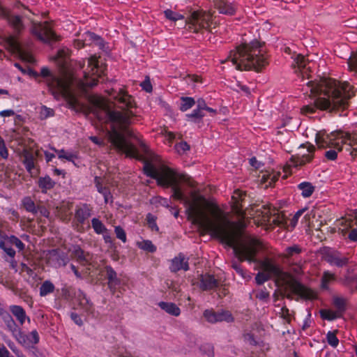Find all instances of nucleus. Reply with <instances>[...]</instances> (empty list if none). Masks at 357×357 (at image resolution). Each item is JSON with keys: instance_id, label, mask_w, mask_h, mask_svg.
Masks as SVG:
<instances>
[{"instance_id": "obj_8", "label": "nucleus", "mask_w": 357, "mask_h": 357, "mask_svg": "<svg viewBox=\"0 0 357 357\" xmlns=\"http://www.w3.org/2000/svg\"><path fill=\"white\" fill-rule=\"evenodd\" d=\"M1 40L4 46L12 53L17 54L21 59L29 63L34 61L33 56L22 49L20 43L15 36H4L1 38Z\"/></svg>"}, {"instance_id": "obj_16", "label": "nucleus", "mask_w": 357, "mask_h": 357, "mask_svg": "<svg viewBox=\"0 0 357 357\" xmlns=\"http://www.w3.org/2000/svg\"><path fill=\"white\" fill-rule=\"evenodd\" d=\"M199 281V287L204 291L214 289L219 285V281L213 275L209 274L201 275Z\"/></svg>"}, {"instance_id": "obj_60", "label": "nucleus", "mask_w": 357, "mask_h": 357, "mask_svg": "<svg viewBox=\"0 0 357 357\" xmlns=\"http://www.w3.org/2000/svg\"><path fill=\"white\" fill-rule=\"evenodd\" d=\"M325 156L328 160H334L337 158V152L336 150H329L325 153Z\"/></svg>"}, {"instance_id": "obj_62", "label": "nucleus", "mask_w": 357, "mask_h": 357, "mask_svg": "<svg viewBox=\"0 0 357 357\" xmlns=\"http://www.w3.org/2000/svg\"><path fill=\"white\" fill-rule=\"evenodd\" d=\"M70 317L74 321V322L78 326H82L83 324L81 317L77 314L72 312L70 314Z\"/></svg>"}, {"instance_id": "obj_50", "label": "nucleus", "mask_w": 357, "mask_h": 357, "mask_svg": "<svg viewBox=\"0 0 357 357\" xmlns=\"http://www.w3.org/2000/svg\"><path fill=\"white\" fill-rule=\"evenodd\" d=\"M116 236L118 238L121 240L123 243L126 241V234L124 229L120 226L115 227L114 229Z\"/></svg>"}, {"instance_id": "obj_64", "label": "nucleus", "mask_w": 357, "mask_h": 357, "mask_svg": "<svg viewBox=\"0 0 357 357\" xmlns=\"http://www.w3.org/2000/svg\"><path fill=\"white\" fill-rule=\"evenodd\" d=\"M102 195L104 197L105 202H112V196L110 193L109 189L105 190V192H102Z\"/></svg>"}, {"instance_id": "obj_18", "label": "nucleus", "mask_w": 357, "mask_h": 357, "mask_svg": "<svg viewBox=\"0 0 357 357\" xmlns=\"http://www.w3.org/2000/svg\"><path fill=\"white\" fill-rule=\"evenodd\" d=\"M170 269L172 272H177L181 269L188 271L189 269L188 260L182 254H179L172 261Z\"/></svg>"}, {"instance_id": "obj_30", "label": "nucleus", "mask_w": 357, "mask_h": 357, "mask_svg": "<svg viewBox=\"0 0 357 357\" xmlns=\"http://www.w3.org/2000/svg\"><path fill=\"white\" fill-rule=\"evenodd\" d=\"M3 239L10 245L16 246L20 251L24 249V244L21 241V240L15 236H3Z\"/></svg>"}, {"instance_id": "obj_46", "label": "nucleus", "mask_w": 357, "mask_h": 357, "mask_svg": "<svg viewBox=\"0 0 357 357\" xmlns=\"http://www.w3.org/2000/svg\"><path fill=\"white\" fill-rule=\"evenodd\" d=\"M301 252V249L298 245H293L288 247L285 249V253L284 257L289 258L293 256L294 254H299Z\"/></svg>"}, {"instance_id": "obj_14", "label": "nucleus", "mask_w": 357, "mask_h": 357, "mask_svg": "<svg viewBox=\"0 0 357 357\" xmlns=\"http://www.w3.org/2000/svg\"><path fill=\"white\" fill-rule=\"evenodd\" d=\"M306 147L307 151L308 152L307 154H303L301 156H291L290 159V162L292 165L295 167L303 166L305 165L306 163L310 162L312 160L314 157L313 153L315 151V147L310 144H307L306 145Z\"/></svg>"}, {"instance_id": "obj_3", "label": "nucleus", "mask_w": 357, "mask_h": 357, "mask_svg": "<svg viewBox=\"0 0 357 357\" xmlns=\"http://www.w3.org/2000/svg\"><path fill=\"white\" fill-rule=\"evenodd\" d=\"M103 74V69L99 66L96 56H92L88 59L87 69L84 73V80L75 81L73 77L66 76L63 78H59L52 75L50 70L43 68L40 75L45 78L46 83L50 91L55 98L59 99L61 96L66 98L72 107H76L77 100L73 91V87L76 84L77 89L82 92H86L87 88L93 87L97 84L98 79Z\"/></svg>"}, {"instance_id": "obj_19", "label": "nucleus", "mask_w": 357, "mask_h": 357, "mask_svg": "<svg viewBox=\"0 0 357 357\" xmlns=\"http://www.w3.org/2000/svg\"><path fill=\"white\" fill-rule=\"evenodd\" d=\"M3 14L9 24L17 33H20L24 29V26L20 16L5 13L4 11Z\"/></svg>"}, {"instance_id": "obj_44", "label": "nucleus", "mask_w": 357, "mask_h": 357, "mask_svg": "<svg viewBox=\"0 0 357 357\" xmlns=\"http://www.w3.org/2000/svg\"><path fill=\"white\" fill-rule=\"evenodd\" d=\"M55 151L58 153V156L61 159H66L68 161H73L75 158H76V155L72 153L66 152L63 149L61 150H55Z\"/></svg>"}, {"instance_id": "obj_53", "label": "nucleus", "mask_w": 357, "mask_h": 357, "mask_svg": "<svg viewBox=\"0 0 357 357\" xmlns=\"http://www.w3.org/2000/svg\"><path fill=\"white\" fill-rule=\"evenodd\" d=\"M186 116L189 119H202L204 116V114L203 111L197 108L194 109L191 114H187Z\"/></svg>"}, {"instance_id": "obj_32", "label": "nucleus", "mask_w": 357, "mask_h": 357, "mask_svg": "<svg viewBox=\"0 0 357 357\" xmlns=\"http://www.w3.org/2000/svg\"><path fill=\"white\" fill-rule=\"evenodd\" d=\"M320 314L322 319L327 320H333L336 318H339L342 316L337 310L332 311L329 310H321L320 311Z\"/></svg>"}, {"instance_id": "obj_40", "label": "nucleus", "mask_w": 357, "mask_h": 357, "mask_svg": "<svg viewBox=\"0 0 357 357\" xmlns=\"http://www.w3.org/2000/svg\"><path fill=\"white\" fill-rule=\"evenodd\" d=\"M146 221H147V225H148L149 227L152 231H159V228L156 224V217L155 216H154L151 213H148L146 215Z\"/></svg>"}, {"instance_id": "obj_48", "label": "nucleus", "mask_w": 357, "mask_h": 357, "mask_svg": "<svg viewBox=\"0 0 357 357\" xmlns=\"http://www.w3.org/2000/svg\"><path fill=\"white\" fill-rule=\"evenodd\" d=\"M175 149L179 154H182L190 150V145L185 142H181L175 145Z\"/></svg>"}, {"instance_id": "obj_2", "label": "nucleus", "mask_w": 357, "mask_h": 357, "mask_svg": "<svg viewBox=\"0 0 357 357\" xmlns=\"http://www.w3.org/2000/svg\"><path fill=\"white\" fill-rule=\"evenodd\" d=\"M314 96H318L314 104L303 107L304 114H313L317 109L344 110L349 105L348 100L354 96L352 86L348 82L341 83L335 79L321 77L319 80H310L306 83Z\"/></svg>"}, {"instance_id": "obj_55", "label": "nucleus", "mask_w": 357, "mask_h": 357, "mask_svg": "<svg viewBox=\"0 0 357 357\" xmlns=\"http://www.w3.org/2000/svg\"><path fill=\"white\" fill-rule=\"evenodd\" d=\"M231 267L238 273L242 278H246V273L241 267L240 264L237 263L236 261H233L231 262Z\"/></svg>"}, {"instance_id": "obj_10", "label": "nucleus", "mask_w": 357, "mask_h": 357, "mask_svg": "<svg viewBox=\"0 0 357 357\" xmlns=\"http://www.w3.org/2000/svg\"><path fill=\"white\" fill-rule=\"evenodd\" d=\"M38 156V151L29 149H24L20 155L22 162L31 176H36L38 174V169H37Z\"/></svg>"}, {"instance_id": "obj_25", "label": "nucleus", "mask_w": 357, "mask_h": 357, "mask_svg": "<svg viewBox=\"0 0 357 357\" xmlns=\"http://www.w3.org/2000/svg\"><path fill=\"white\" fill-rule=\"evenodd\" d=\"M10 310L21 324L24 323L26 319L29 321H30L29 318L26 317L24 310L21 306L12 305L10 307Z\"/></svg>"}, {"instance_id": "obj_37", "label": "nucleus", "mask_w": 357, "mask_h": 357, "mask_svg": "<svg viewBox=\"0 0 357 357\" xmlns=\"http://www.w3.org/2000/svg\"><path fill=\"white\" fill-rule=\"evenodd\" d=\"M204 317L207 321L211 324L218 322V312H215L213 310H206L204 312Z\"/></svg>"}, {"instance_id": "obj_56", "label": "nucleus", "mask_w": 357, "mask_h": 357, "mask_svg": "<svg viewBox=\"0 0 357 357\" xmlns=\"http://www.w3.org/2000/svg\"><path fill=\"white\" fill-rule=\"evenodd\" d=\"M94 182H95V184H96V186L97 188L98 192H100V194H102V192H105V190H107L109 189L107 187L102 186V185L101 183V178L100 177H98V176L95 177Z\"/></svg>"}, {"instance_id": "obj_61", "label": "nucleus", "mask_w": 357, "mask_h": 357, "mask_svg": "<svg viewBox=\"0 0 357 357\" xmlns=\"http://www.w3.org/2000/svg\"><path fill=\"white\" fill-rule=\"evenodd\" d=\"M281 314L282 317L289 323L291 319L289 309L285 306L282 307L281 310Z\"/></svg>"}, {"instance_id": "obj_7", "label": "nucleus", "mask_w": 357, "mask_h": 357, "mask_svg": "<svg viewBox=\"0 0 357 357\" xmlns=\"http://www.w3.org/2000/svg\"><path fill=\"white\" fill-rule=\"evenodd\" d=\"M341 134L340 132H331L328 134L326 130H321L316 135V143L319 148L333 147L338 151H340L342 150L341 144H347V139H341L340 142L336 141L340 139L339 135ZM340 138H342V136Z\"/></svg>"}, {"instance_id": "obj_54", "label": "nucleus", "mask_w": 357, "mask_h": 357, "mask_svg": "<svg viewBox=\"0 0 357 357\" xmlns=\"http://www.w3.org/2000/svg\"><path fill=\"white\" fill-rule=\"evenodd\" d=\"M290 271L296 275H300L303 273L302 266L297 263H294L291 265Z\"/></svg>"}, {"instance_id": "obj_52", "label": "nucleus", "mask_w": 357, "mask_h": 357, "mask_svg": "<svg viewBox=\"0 0 357 357\" xmlns=\"http://www.w3.org/2000/svg\"><path fill=\"white\" fill-rule=\"evenodd\" d=\"M79 305L86 311L88 312H91L93 308L92 303L89 301V300L86 298H84L83 301H80L79 303Z\"/></svg>"}, {"instance_id": "obj_47", "label": "nucleus", "mask_w": 357, "mask_h": 357, "mask_svg": "<svg viewBox=\"0 0 357 357\" xmlns=\"http://www.w3.org/2000/svg\"><path fill=\"white\" fill-rule=\"evenodd\" d=\"M327 341H328V344L333 347H336L337 346V344L339 343V340L336 337L335 331L334 332L329 331L327 333Z\"/></svg>"}, {"instance_id": "obj_9", "label": "nucleus", "mask_w": 357, "mask_h": 357, "mask_svg": "<svg viewBox=\"0 0 357 357\" xmlns=\"http://www.w3.org/2000/svg\"><path fill=\"white\" fill-rule=\"evenodd\" d=\"M31 23V33L36 36L40 40L47 43L52 40H56V34L49 27L47 22L44 23L32 22Z\"/></svg>"}, {"instance_id": "obj_59", "label": "nucleus", "mask_w": 357, "mask_h": 357, "mask_svg": "<svg viewBox=\"0 0 357 357\" xmlns=\"http://www.w3.org/2000/svg\"><path fill=\"white\" fill-rule=\"evenodd\" d=\"M86 34L89 38L90 40H92L93 41H96L97 44L98 45H102V39L98 36H97L95 33H91V32H87Z\"/></svg>"}, {"instance_id": "obj_34", "label": "nucleus", "mask_w": 357, "mask_h": 357, "mask_svg": "<svg viewBox=\"0 0 357 357\" xmlns=\"http://www.w3.org/2000/svg\"><path fill=\"white\" fill-rule=\"evenodd\" d=\"M182 103L180 107V109L182 112H185L190 108L192 107L195 104V101L193 98L191 97H182L181 98Z\"/></svg>"}, {"instance_id": "obj_28", "label": "nucleus", "mask_w": 357, "mask_h": 357, "mask_svg": "<svg viewBox=\"0 0 357 357\" xmlns=\"http://www.w3.org/2000/svg\"><path fill=\"white\" fill-rule=\"evenodd\" d=\"M298 188L301 190L304 197H310L314 191V186L310 182H303L298 185Z\"/></svg>"}, {"instance_id": "obj_4", "label": "nucleus", "mask_w": 357, "mask_h": 357, "mask_svg": "<svg viewBox=\"0 0 357 357\" xmlns=\"http://www.w3.org/2000/svg\"><path fill=\"white\" fill-rule=\"evenodd\" d=\"M227 61H231L238 70H254L260 72L268 64L264 43L258 40L238 46L236 50L230 52L227 59L222 63Z\"/></svg>"}, {"instance_id": "obj_24", "label": "nucleus", "mask_w": 357, "mask_h": 357, "mask_svg": "<svg viewBox=\"0 0 357 357\" xmlns=\"http://www.w3.org/2000/svg\"><path fill=\"white\" fill-rule=\"evenodd\" d=\"M160 307L165 310L167 313L173 315V316H178L181 313V310L179 307L173 303H167V302H160L158 303Z\"/></svg>"}, {"instance_id": "obj_39", "label": "nucleus", "mask_w": 357, "mask_h": 357, "mask_svg": "<svg viewBox=\"0 0 357 357\" xmlns=\"http://www.w3.org/2000/svg\"><path fill=\"white\" fill-rule=\"evenodd\" d=\"M278 176L277 174H264L261 177V183H268V184L266 185V188H267L268 185H271L272 183L275 182V181L278 180Z\"/></svg>"}, {"instance_id": "obj_49", "label": "nucleus", "mask_w": 357, "mask_h": 357, "mask_svg": "<svg viewBox=\"0 0 357 357\" xmlns=\"http://www.w3.org/2000/svg\"><path fill=\"white\" fill-rule=\"evenodd\" d=\"M0 156L3 159H7L8 157V151L6 146L3 139L0 136Z\"/></svg>"}, {"instance_id": "obj_6", "label": "nucleus", "mask_w": 357, "mask_h": 357, "mask_svg": "<svg viewBox=\"0 0 357 357\" xmlns=\"http://www.w3.org/2000/svg\"><path fill=\"white\" fill-rule=\"evenodd\" d=\"M188 29L195 33L199 32L202 29L208 30L212 32L211 25L212 15L210 13L203 11H195L185 21Z\"/></svg>"}, {"instance_id": "obj_31", "label": "nucleus", "mask_w": 357, "mask_h": 357, "mask_svg": "<svg viewBox=\"0 0 357 357\" xmlns=\"http://www.w3.org/2000/svg\"><path fill=\"white\" fill-rule=\"evenodd\" d=\"M54 291V285L49 280L45 281L40 287V295L45 296Z\"/></svg>"}, {"instance_id": "obj_35", "label": "nucleus", "mask_w": 357, "mask_h": 357, "mask_svg": "<svg viewBox=\"0 0 357 357\" xmlns=\"http://www.w3.org/2000/svg\"><path fill=\"white\" fill-rule=\"evenodd\" d=\"M346 299L343 298L335 297L333 298V304L335 307L337 308V311L341 314L346 310Z\"/></svg>"}, {"instance_id": "obj_12", "label": "nucleus", "mask_w": 357, "mask_h": 357, "mask_svg": "<svg viewBox=\"0 0 357 357\" xmlns=\"http://www.w3.org/2000/svg\"><path fill=\"white\" fill-rule=\"evenodd\" d=\"M15 337L20 344L26 348H29L39 342V335L36 331H33L28 335L20 331Z\"/></svg>"}, {"instance_id": "obj_23", "label": "nucleus", "mask_w": 357, "mask_h": 357, "mask_svg": "<svg viewBox=\"0 0 357 357\" xmlns=\"http://www.w3.org/2000/svg\"><path fill=\"white\" fill-rule=\"evenodd\" d=\"M106 278L108 280V286L110 289H114L120 283L116 273L111 266L105 267Z\"/></svg>"}, {"instance_id": "obj_29", "label": "nucleus", "mask_w": 357, "mask_h": 357, "mask_svg": "<svg viewBox=\"0 0 357 357\" xmlns=\"http://www.w3.org/2000/svg\"><path fill=\"white\" fill-rule=\"evenodd\" d=\"M278 287L281 288L280 291V296L282 298H287V299L292 301L294 299L293 294H295L293 292L289 284H282L281 283L280 285H277Z\"/></svg>"}, {"instance_id": "obj_38", "label": "nucleus", "mask_w": 357, "mask_h": 357, "mask_svg": "<svg viewBox=\"0 0 357 357\" xmlns=\"http://www.w3.org/2000/svg\"><path fill=\"white\" fill-rule=\"evenodd\" d=\"M0 248H1L9 257L13 258L15 255V251L11 248L4 239L0 241Z\"/></svg>"}, {"instance_id": "obj_41", "label": "nucleus", "mask_w": 357, "mask_h": 357, "mask_svg": "<svg viewBox=\"0 0 357 357\" xmlns=\"http://www.w3.org/2000/svg\"><path fill=\"white\" fill-rule=\"evenodd\" d=\"M164 13H165V17L169 20H172V21H177L178 20H181V19H183L184 18V16L181 15V14H178L177 13H175L174 11H172V10H169V9H167L166 10L164 11Z\"/></svg>"}, {"instance_id": "obj_63", "label": "nucleus", "mask_w": 357, "mask_h": 357, "mask_svg": "<svg viewBox=\"0 0 357 357\" xmlns=\"http://www.w3.org/2000/svg\"><path fill=\"white\" fill-rule=\"evenodd\" d=\"M141 86L146 92H151L152 91V85L149 79L144 81L141 84Z\"/></svg>"}, {"instance_id": "obj_11", "label": "nucleus", "mask_w": 357, "mask_h": 357, "mask_svg": "<svg viewBox=\"0 0 357 357\" xmlns=\"http://www.w3.org/2000/svg\"><path fill=\"white\" fill-rule=\"evenodd\" d=\"M311 62L306 59L303 54H298L294 58V63L292 66L294 68H297L296 73H299L302 81L305 80L306 77L307 79L310 77V71L311 68Z\"/></svg>"}, {"instance_id": "obj_20", "label": "nucleus", "mask_w": 357, "mask_h": 357, "mask_svg": "<svg viewBox=\"0 0 357 357\" xmlns=\"http://www.w3.org/2000/svg\"><path fill=\"white\" fill-rule=\"evenodd\" d=\"M56 183L49 176L40 177L38 180V185L43 193L54 188Z\"/></svg>"}, {"instance_id": "obj_36", "label": "nucleus", "mask_w": 357, "mask_h": 357, "mask_svg": "<svg viewBox=\"0 0 357 357\" xmlns=\"http://www.w3.org/2000/svg\"><path fill=\"white\" fill-rule=\"evenodd\" d=\"M91 225L94 231L98 234H103L107 231L105 226L98 218H93L91 220Z\"/></svg>"}, {"instance_id": "obj_22", "label": "nucleus", "mask_w": 357, "mask_h": 357, "mask_svg": "<svg viewBox=\"0 0 357 357\" xmlns=\"http://www.w3.org/2000/svg\"><path fill=\"white\" fill-rule=\"evenodd\" d=\"M91 211V208L89 205L84 204L76 210L75 218L79 223H84V222L90 217Z\"/></svg>"}, {"instance_id": "obj_57", "label": "nucleus", "mask_w": 357, "mask_h": 357, "mask_svg": "<svg viewBox=\"0 0 357 357\" xmlns=\"http://www.w3.org/2000/svg\"><path fill=\"white\" fill-rule=\"evenodd\" d=\"M38 212L45 218H48L50 216V211L43 205L37 204V213Z\"/></svg>"}, {"instance_id": "obj_17", "label": "nucleus", "mask_w": 357, "mask_h": 357, "mask_svg": "<svg viewBox=\"0 0 357 357\" xmlns=\"http://www.w3.org/2000/svg\"><path fill=\"white\" fill-rule=\"evenodd\" d=\"M72 256L82 266L90 265L92 261V255L79 247L74 249Z\"/></svg>"}, {"instance_id": "obj_1", "label": "nucleus", "mask_w": 357, "mask_h": 357, "mask_svg": "<svg viewBox=\"0 0 357 357\" xmlns=\"http://www.w3.org/2000/svg\"><path fill=\"white\" fill-rule=\"evenodd\" d=\"M142 151L146 155L139 153L137 148L130 142V157L144 162V174L152 178L156 179L158 185L165 187H172L173 197L178 200H184L187 205L188 218L193 224L198 225L203 229L211 231L222 241L226 243L234 250L235 255L240 261H248L257 262L261 271L255 276L257 284L275 278V285L289 284L293 292L298 297L305 300H312L316 298V293L311 289L303 285L296 280L289 273L284 271L282 266L273 259L266 257L257 260L256 255L261 245L258 239L251 236L244 231L246 225L243 220L238 222L230 221L228 213H225L218 206L210 204L203 196L192 192V201L184 197V195L178 183L182 181L193 187L194 182L187 175L177 174L172 169L161 165L157 169L152 161L156 160L157 156L153 155L146 145L139 140ZM245 193L236 190L231 197V208L234 213L243 219L245 213L243 211V202Z\"/></svg>"}, {"instance_id": "obj_26", "label": "nucleus", "mask_w": 357, "mask_h": 357, "mask_svg": "<svg viewBox=\"0 0 357 357\" xmlns=\"http://www.w3.org/2000/svg\"><path fill=\"white\" fill-rule=\"evenodd\" d=\"M22 205L27 212L33 215L37 214V205L31 197H24L22 200Z\"/></svg>"}, {"instance_id": "obj_58", "label": "nucleus", "mask_w": 357, "mask_h": 357, "mask_svg": "<svg viewBox=\"0 0 357 357\" xmlns=\"http://www.w3.org/2000/svg\"><path fill=\"white\" fill-rule=\"evenodd\" d=\"M334 278V275L328 272H325L324 273L323 278H322V283L323 287L326 286V283L328 282L331 280H333Z\"/></svg>"}, {"instance_id": "obj_42", "label": "nucleus", "mask_w": 357, "mask_h": 357, "mask_svg": "<svg viewBox=\"0 0 357 357\" xmlns=\"http://www.w3.org/2000/svg\"><path fill=\"white\" fill-rule=\"evenodd\" d=\"M347 63L350 70L357 73V51L351 54Z\"/></svg>"}, {"instance_id": "obj_51", "label": "nucleus", "mask_w": 357, "mask_h": 357, "mask_svg": "<svg viewBox=\"0 0 357 357\" xmlns=\"http://www.w3.org/2000/svg\"><path fill=\"white\" fill-rule=\"evenodd\" d=\"M143 250L150 252H154L156 250L155 246L150 241H144L142 243V247Z\"/></svg>"}, {"instance_id": "obj_33", "label": "nucleus", "mask_w": 357, "mask_h": 357, "mask_svg": "<svg viewBox=\"0 0 357 357\" xmlns=\"http://www.w3.org/2000/svg\"><path fill=\"white\" fill-rule=\"evenodd\" d=\"M234 317L231 313L228 310L218 311V322L226 321L232 322Z\"/></svg>"}, {"instance_id": "obj_5", "label": "nucleus", "mask_w": 357, "mask_h": 357, "mask_svg": "<svg viewBox=\"0 0 357 357\" xmlns=\"http://www.w3.org/2000/svg\"><path fill=\"white\" fill-rule=\"evenodd\" d=\"M255 216L261 225H275L280 227L287 225L284 214L279 213L275 208H271L269 206L263 205L261 208L257 209Z\"/></svg>"}, {"instance_id": "obj_27", "label": "nucleus", "mask_w": 357, "mask_h": 357, "mask_svg": "<svg viewBox=\"0 0 357 357\" xmlns=\"http://www.w3.org/2000/svg\"><path fill=\"white\" fill-rule=\"evenodd\" d=\"M327 261L331 264L335 265L338 267H342L348 263V258L347 257H340L337 255H331L328 256Z\"/></svg>"}, {"instance_id": "obj_15", "label": "nucleus", "mask_w": 357, "mask_h": 357, "mask_svg": "<svg viewBox=\"0 0 357 357\" xmlns=\"http://www.w3.org/2000/svg\"><path fill=\"white\" fill-rule=\"evenodd\" d=\"M215 8L220 13L233 15L236 13L234 0H213Z\"/></svg>"}, {"instance_id": "obj_43", "label": "nucleus", "mask_w": 357, "mask_h": 357, "mask_svg": "<svg viewBox=\"0 0 357 357\" xmlns=\"http://www.w3.org/2000/svg\"><path fill=\"white\" fill-rule=\"evenodd\" d=\"M54 112L52 109L47 107L46 106H42L40 109V118L41 119H45L48 117L53 116Z\"/></svg>"}, {"instance_id": "obj_13", "label": "nucleus", "mask_w": 357, "mask_h": 357, "mask_svg": "<svg viewBox=\"0 0 357 357\" xmlns=\"http://www.w3.org/2000/svg\"><path fill=\"white\" fill-rule=\"evenodd\" d=\"M68 257L59 250H52L47 254L48 263L54 267L64 266L68 263Z\"/></svg>"}, {"instance_id": "obj_21", "label": "nucleus", "mask_w": 357, "mask_h": 357, "mask_svg": "<svg viewBox=\"0 0 357 357\" xmlns=\"http://www.w3.org/2000/svg\"><path fill=\"white\" fill-rule=\"evenodd\" d=\"M2 318L7 329L10 332H11L13 335L15 337L17 335V333L20 331L17 324L15 323L11 315L9 314L8 313L3 314Z\"/></svg>"}, {"instance_id": "obj_45", "label": "nucleus", "mask_w": 357, "mask_h": 357, "mask_svg": "<svg viewBox=\"0 0 357 357\" xmlns=\"http://www.w3.org/2000/svg\"><path fill=\"white\" fill-rule=\"evenodd\" d=\"M255 297L259 301L267 302L269 299L270 295L269 293L266 291V289H262L256 291Z\"/></svg>"}]
</instances>
